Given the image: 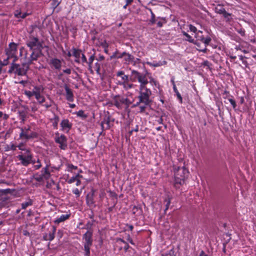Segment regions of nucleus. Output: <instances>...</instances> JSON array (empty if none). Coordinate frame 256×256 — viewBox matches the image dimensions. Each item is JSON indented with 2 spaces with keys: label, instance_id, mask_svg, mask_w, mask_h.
Wrapping results in <instances>:
<instances>
[{
  "label": "nucleus",
  "instance_id": "obj_1",
  "mask_svg": "<svg viewBox=\"0 0 256 256\" xmlns=\"http://www.w3.org/2000/svg\"><path fill=\"white\" fill-rule=\"evenodd\" d=\"M174 186L176 189L180 188L184 183L185 180L188 175V171L184 167H178L174 170Z\"/></svg>",
  "mask_w": 256,
  "mask_h": 256
},
{
  "label": "nucleus",
  "instance_id": "obj_2",
  "mask_svg": "<svg viewBox=\"0 0 256 256\" xmlns=\"http://www.w3.org/2000/svg\"><path fill=\"white\" fill-rule=\"evenodd\" d=\"M30 66L26 62H23L21 64H16L12 61L8 70V74H14L18 76H24L27 74Z\"/></svg>",
  "mask_w": 256,
  "mask_h": 256
},
{
  "label": "nucleus",
  "instance_id": "obj_3",
  "mask_svg": "<svg viewBox=\"0 0 256 256\" xmlns=\"http://www.w3.org/2000/svg\"><path fill=\"white\" fill-rule=\"evenodd\" d=\"M131 74L130 80L132 82L138 81L140 83L139 88H147L146 84L148 83L147 76L150 74L146 72L145 74H144L134 70H132Z\"/></svg>",
  "mask_w": 256,
  "mask_h": 256
},
{
  "label": "nucleus",
  "instance_id": "obj_4",
  "mask_svg": "<svg viewBox=\"0 0 256 256\" xmlns=\"http://www.w3.org/2000/svg\"><path fill=\"white\" fill-rule=\"evenodd\" d=\"M139 95L138 96V102L134 105L138 106L140 104L145 105H150L152 102L150 99V96L152 94V91L148 88H139Z\"/></svg>",
  "mask_w": 256,
  "mask_h": 256
},
{
  "label": "nucleus",
  "instance_id": "obj_5",
  "mask_svg": "<svg viewBox=\"0 0 256 256\" xmlns=\"http://www.w3.org/2000/svg\"><path fill=\"white\" fill-rule=\"evenodd\" d=\"M20 132L19 136L20 138L28 140L36 138L38 136V132L31 131V126L29 125L20 128Z\"/></svg>",
  "mask_w": 256,
  "mask_h": 256
},
{
  "label": "nucleus",
  "instance_id": "obj_6",
  "mask_svg": "<svg viewBox=\"0 0 256 256\" xmlns=\"http://www.w3.org/2000/svg\"><path fill=\"white\" fill-rule=\"evenodd\" d=\"M195 38H196V41L202 42L204 44V48L203 49H198V50L204 53H206L208 51L206 47L212 41L211 38L208 35L204 36L202 32L200 30H198V32L196 33Z\"/></svg>",
  "mask_w": 256,
  "mask_h": 256
},
{
  "label": "nucleus",
  "instance_id": "obj_7",
  "mask_svg": "<svg viewBox=\"0 0 256 256\" xmlns=\"http://www.w3.org/2000/svg\"><path fill=\"white\" fill-rule=\"evenodd\" d=\"M16 158L20 161V164L28 166L32 162V154L30 150H26V152H20Z\"/></svg>",
  "mask_w": 256,
  "mask_h": 256
},
{
  "label": "nucleus",
  "instance_id": "obj_8",
  "mask_svg": "<svg viewBox=\"0 0 256 256\" xmlns=\"http://www.w3.org/2000/svg\"><path fill=\"white\" fill-rule=\"evenodd\" d=\"M114 105L118 109L122 108V105L124 104L128 108L132 104L131 101L126 98L120 94L116 95L113 98Z\"/></svg>",
  "mask_w": 256,
  "mask_h": 256
},
{
  "label": "nucleus",
  "instance_id": "obj_9",
  "mask_svg": "<svg viewBox=\"0 0 256 256\" xmlns=\"http://www.w3.org/2000/svg\"><path fill=\"white\" fill-rule=\"evenodd\" d=\"M18 52V44L14 42H10L8 44V47L6 48L5 52L8 58H13L14 62H16L18 60L16 56Z\"/></svg>",
  "mask_w": 256,
  "mask_h": 256
},
{
  "label": "nucleus",
  "instance_id": "obj_10",
  "mask_svg": "<svg viewBox=\"0 0 256 256\" xmlns=\"http://www.w3.org/2000/svg\"><path fill=\"white\" fill-rule=\"evenodd\" d=\"M26 45L30 50H34L35 48H42V44L37 36H34L32 34H30L26 42Z\"/></svg>",
  "mask_w": 256,
  "mask_h": 256
},
{
  "label": "nucleus",
  "instance_id": "obj_11",
  "mask_svg": "<svg viewBox=\"0 0 256 256\" xmlns=\"http://www.w3.org/2000/svg\"><path fill=\"white\" fill-rule=\"evenodd\" d=\"M54 141L59 144V148L62 150H66L68 148L67 138L64 134H60L58 132L55 133Z\"/></svg>",
  "mask_w": 256,
  "mask_h": 256
},
{
  "label": "nucleus",
  "instance_id": "obj_12",
  "mask_svg": "<svg viewBox=\"0 0 256 256\" xmlns=\"http://www.w3.org/2000/svg\"><path fill=\"white\" fill-rule=\"evenodd\" d=\"M30 50L32 52L28 57V62H26L30 66L33 63L34 61L37 60L42 56V48H35Z\"/></svg>",
  "mask_w": 256,
  "mask_h": 256
},
{
  "label": "nucleus",
  "instance_id": "obj_13",
  "mask_svg": "<svg viewBox=\"0 0 256 256\" xmlns=\"http://www.w3.org/2000/svg\"><path fill=\"white\" fill-rule=\"evenodd\" d=\"M48 64L53 69L60 70L62 66V60L56 58H52L48 60Z\"/></svg>",
  "mask_w": 256,
  "mask_h": 256
},
{
  "label": "nucleus",
  "instance_id": "obj_14",
  "mask_svg": "<svg viewBox=\"0 0 256 256\" xmlns=\"http://www.w3.org/2000/svg\"><path fill=\"white\" fill-rule=\"evenodd\" d=\"M22 108L18 111V118L20 120V122L24 124L27 118L29 109L28 106H22Z\"/></svg>",
  "mask_w": 256,
  "mask_h": 256
},
{
  "label": "nucleus",
  "instance_id": "obj_15",
  "mask_svg": "<svg viewBox=\"0 0 256 256\" xmlns=\"http://www.w3.org/2000/svg\"><path fill=\"white\" fill-rule=\"evenodd\" d=\"M114 119L110 116H108L105 118L104 120L101 123V126L102 130H108L110 128L114 125Z\"/></svg>",
  "mask_w": 256,
  "mask_h": 256
},
{
  "label": "nucleus",
  "instance_id": "obj_16",
  "mask_svg": "<svg viewBox=\"0 0 256 256\" xmlns=\"http://www.w3.org/2000/svg\"><path fill=\"white\" fill-rule=\"evenodd\" d=\"M92 231L88 230L83 235V240H84V246H91L92 244Z\"/></svg>",
  "mask_w": 256,
  "mask_h": 256
},
{
  "label": "nucleus",
  "instance_id": "obj_17",
  "mask_svg": "<svg viewBox=\"0 0 256 256\" xmlns=\"http://www.w3.org/2000/svg\"><path fill=\"white\" fill-rule=\"evenodd\" d=\"M15 191L14 189L6 188L0 190V200L6 201L10 199L7 196L8 194H12Z\"/></svg>",
  "mask_w": 256,
  "mask_h": 256
},
{
  "label": "nucleus",
  "instance_id": "obj_18",
  "mask_svg": "<svg viewBox=\"0 0 256 256\" xmlns=\"http://www.w3.org/2000/svg\"><path fill=\"white\" fill-rule=\"evenodd\" d=\"M214 11L218 14H222L224 18H227L228 21L230 20L229 17L231 16V14L227 12L223 6L218 5L215 7Z\"/></svg>",
  "mask_w": 256,
  "mask_h": 256
},
{
  "label": "nucleus",
  "instance_id": "obj_19",
  "mask_svg": "<svg viewBox=\"0 0 256 256\" xmlns=\"http://www.w3.org/2000/svg\"><path fill=\"white\" fill-rule=\"evenodd\" d=\"M64 88L66 90V98L70 102H72L74 101V95L72 90H71L68 84L64 85Z\"/></svg>",
  "mask_w": 256,
  "mask_h": 256
},
{
  "label": "nucleus",
  "instance_id": "obj_20",
  "mask_svg": "<svg viewBox=\"0 0 256 256\" xmlns=\"http://www.w3.org/2000/svg\"><path fill=\"white\" fill-rule=\"evenodd\" d=\"M60 124L62 130H66L68 132L72 128V124L69 122L68 119L62 120Z\"/></svg>",
  "mask_w": 256,
  "mask_h": 256
},
{
  "label": "nucleus",
  "instance_id": "obj_21",
  "mask_svg": "<svg viewBox=\"0 0 256 256\" xmlns=\"http://www.w3.org/2000/svg\"><path fill=\"white\" fill-rule=\"evenodd\" d=\"M73 50V56L76 58L75 59V62L76 63H80V56L82 55V50L80 49H78L74 48H72Z\"/></svg>",
  "mask_w": 256,
  "mask_h": 256
},
{
  "label": "nucleus",
  "instance_id": "obj_22",
  "mask_svg": "<svg viewBox=\"0 0 256 256\" xmlns=\"http://www.w3.org/2000/svg\"><path fill=\"white\" fill-rule=\"evenodd\" d=\"M124 240L121 238H116V239L114 248L115 250L118 249V251H120L122 250L124 244Z\"/></svg>",
  "mask_w": 256,
  "mask_h": 256
},
{
  "label": "nucleus",
  "instance_id": "obj_23",
  "mask_svg": "<svg viewBox=\"0 0 256 256\" xmlns=\"http://www.w3.org/2000/svg\"><path fill=\"white\" fill-rule=\"evenodd\" d=\"M41 174L45 180H48L50 177V173L49 171V166L46 165L45 168L41 170Z\"/></svg>",
  "mask_w": 256,
  "mask_h": 256
},
{
  "label": "nucleus",
  "instance_id": "obj_24",
  "mask_svg": "<svg viewBox=\"0 0 256 256\" xmlns=\"http://www.w3.org/2000/svg\"><path fill=\"white\" fill-rule=\"evenodd\" d=\"M146 64L150 66L153 67H159L163 65H166L167 62L165 60L164 61H154L152 62H146Z\"/></svg>",
  "mask_w": 256,
  "mask_h": 256
},
{
  "label": "nucleus",
  "instance_id": "obj_25",
  "mask_svg": "<svg viewBox=\"0 0 256 256\" xmlns=\"http://www.w3.org/2000/svg\"><path fill=\"white\" fill-rule=\"evenodd\" d=\"M70 216V214H62L60 216L58 217L54 220V222L55 224H58L62 222H63L66 220H68Z\"/></svg>",
  "mask_w": 256,
  "mask_h": 256
},
{
  "label": "nucleus",
  "instance_id": "obj_26",
  "mask_svg": "<svg viewBox=\"0 0 256 256\" xmlns=\"http://www.w3.org/2000/svg\"><path fill=\"white\" fill-rule=\"evenodd\" d=\"M51 2L50 7L52 9L53 11L60 5V1L58 0H44V3L48 4Z\"/></svg>",
  "mask_w": 256,
  "mask_h": 256
},
{
  "label": "nucleus",
  "instance_id": "obj_27",
  "mask_svg": "<svg viewBox=\"0 0 256 256\" xmlns=\"http://www.w3.org/2000/svg\"><path fill=\"white\" fill-rule=\"evenodd\" d=\"M123 53L125 54L123 55V58L126 64H128L134 61V58L133 56L126 52H124Z\"/></svg>",
  "mask_w": 256,
  "mask_h": 256
},
{
  "label": "nucleus",
  "instance_id": "obj_28",
  "mask_svg": "<svg viewBox=\"0 0 256 256\" xmlns=\"http://www.w3.org/2000/svg\"><path fill=\"white\" fill-rule=\"evenodd\" d=\"M20 54L21 56H23L24 60V62H28V52L24 47H22L20 50Z\"/></svg>",
  "mask_w": 256,
  "mask_h": 256
},
{
  "label": "nucleus",
  "instance_id": "obj_29",
  "mask_svg": "<svg viewBox=\"0 0 256 256\" xmlns=\"http://www.w3.org/2000/svg\"><path fill=\"white\" fill-rule=\"evenodd\" d=\"M86 202L89 206H92L94 204V193L91 194H88L86 197Z\"/></svg>",
  "mask_w": 256,
  "mask_h": 256
},
{
  "label": "nucleus",
  "instance_id": "obj_30",
  "mask_svg": "<svg viewBox=\"0 0 256 256\" xmlns=\"http://www.w3.org/2000/svg\"><path fill=\"white\" fill-rule=\"evenodd\" d=\"M33 200L28 198L26 202H24L21 204L22 208L24 210L26 209L28 206H32L33 204Z\"/></svg>",
  "mask_w": 256,
  "mask_h": 256
},
{
  "label": "nucleus",
  "instance_id": "obj_31",
  "mask_svg": "<svg viewBox=\"0 0 256 256\" xmlns=\"http://www.w3.org/2000/svg\"><path fill=\"white\" fill-rule=\"evenodd\" d=\"M120 85L122 86L124 89L126 90H128L133 88L134 84H130L129 82H119Z\"/></svg>",
  "mask_w": 256,
  "mask_h": 256
},
{
  "label": "nucleus",
  "instance_id": "obj_32",
  "mask_svg": "<svg viewBox=\"0 0 256 256\" xmlns=\"http://www.w3.org/2000/svg\"><path fill=\"white\" fill-rule=\"evenodd\" d=\"M125 54L124 53H120L118 50H116L113 53L112 56H110L111 59H119L123 58V55Z\"/></svg>",
  "mask_w": 256,
  "mask_h": 256
},
{
  "label": "nucleus",
  "instance_id": "obj_33",
  "mask_svg": "<svg viewBox=\"0 0 256 256\" xmlns=\"http://www.w3.org/2000/svg\"><path fill=\"white\" fill-rule=\"evenodd\" d=\"M28 15V14L27 12L22 13L21 12H18V11L14 13V16L16 18H24Z\"/></svg>",
  "mask_w": 256,
  "mask_h": 256
},
{
  "label": "nucleus",
  "instance_id": "obj_34",
  "mask_svg": "<svg viewBox=\"0 0 256 256\" xmlns=\"http://www.w3.org/2000/svg\"><path fill=\"white\" fill-rule=\"evenodd\" d=\"M74 114H76L78 117L81 118L82 120H85L88 118V114H84L83 110H80L78 112H74Z\"/></svg>",
  "mask_w": 256,
  "mask_h": 256
},
{
  "label": "nucleus",
  "instance_id": "obj_35",
  "mask_svg": "<svg viewBox=\"0 0 256 256\" xmlns=\"http://www.w3.org/2000/svg\"><path fill=\"white\" fill-rule=\"evenodd\" d=\"M35 98L40 104L44 102L46 100L44 97L38 92H36Z\"/></svg>",
  "mask_w": 256,
  "mask_h": 256
},
{
  "label": "nucleus",
  "instance_id": "obj_36",
  "mask_svg": "<svg viewBox=\"0 0 256 256\" xmlns=\"http://www.w3.org/2000/svg\"><path fill=\"white\" fill-rule=\"evenodd\" d=\"M56 230V228L53 227L52 232H50L48 234H47L48 237L47 238L48 240L49 241H52L54 239Z\"/></svg>",
  "mask_w": 256,
  "mask_h": 256
},
{
  "label": "nucleus",
  "instance_id": "obj_37",
  "mask_svg": "<svg viewBox=\"0 0 256 256\" xmlns=\"http://www.w3.org/2000/svg\"><path fill=\"white\" fill-rule=\"evenodd\" d=\"M94 60V54H92L90 56V58L88 59V62H87V64H88V69L92 74H93V71L92 70V64Z\"/></svg>",
  "mask_w": 256,
  "mask_h": 256
},
{
  "label": "nucleus",
  "instance_id": "obj_38",
  "mask_svg": "<svg viewBox=\"0 0 256 256\" xmlns=\"http://www.w3.org/2000/svg\"><path fill=\"white\" fill-rule=\"evenodd\" d=\"M158 18L160 20L157 22V26L159 28L162 27L164 24L167 22V20L166 18L158 17Z\"/></svg>",
  "mask_w": 256,
  "mask_h": 256
},
{
  "label": "nucleus",
  "instance_id": "obj_39",
  "mask_svg": "<svg viewBox=\"0 0 256 256\" xmlns=\"http://www.w3.org/2000/svg\"><path fill=\"white\" fill-rule=\"evenodd\" d=\"M148 78L150 79V81L148 82H150L152 85H154L156 86L159 88L160 84L157 80H156L152 76H148Z\"/></svg>",
  "mask_w": 256,
  "mask_h": 256
},
{
  "label": "nucleus",
  "instance_id": "obj_40",
  "mask_svg": "<svg viewBox=\"0 0 256 256\" xmlns=\"http://www.w3.org/2000/svg\"><path fill=\"white\" fill-rule=\"evenodd\" d=\"M171 200H172V198L168 196L164 200V202L166 203V208L164 209L165 212H166L168 210V209L169 208L170 205L171 203Z\"/></svg>",
  "mask_w": 256,
  "mask_h": 256
},
{
  "label": "nucleus",
  "instance_id": "obj_41",
  "mask_svg": "<svg viewBox=\"0 0 256 256\" xmlns=\"http://www.w3.org/2000/svg\"><path fill=\"white\" fill-rule=\"evenodd\" d=\"M173 90H174V92L176 93L177 98L180 101V104H182V98L180 93L178 91V90L176 88V86H174V88H173Z\"/></svg>",
  "mask_w": 256,
  "mask_h": 256
},
{
  "label": "nucleus",
  "instance_id": "obj_42",
  "mask_svg": "<svg viewBox=\"0 0 256 256\" xmlns=\"http://www.w3.org/2000/svg\"><path fill=\"white\" fill-rule=\"evenodd\" d=\"M34 180L38 182H41L44 179L41 174L38 173L34 174Z\"/></svg>",
  "mask_w": 256,
  "mask_h": 256
},
{
  "label": "nucleus",
  "instance_id": "obj_43",
  "mask_svg": "<svg viewBox=\"0 0 256 256\" xmlns=\"http://www.w3.org/2000/svg\"><path fill=\"white\" fill-rule=\"evenodd\" d=\"M36 92L34 91L25 90L24 94L28 98H30L32 96H36Z\"/></svg>",
  "mask_w": 256,
  "mask_h": 256
},
{
  "label": "nucleus",
  "instance_id": "obj_44",
  "mask_svg": "<svg viewBox=\"0 0 256 256\" xmlns=\"http://www.w3.org/2000/svg\"><path fill=\"white\" fill-rule=\"evenodd\" d=\"M82 175H80L79 174H78L74 176H72L70 178L68 181V184H72L76 180L77 178H82Z\"/></svg>",
  "mask_w": 256,
  "mask_h": 256
},
{
  "label": "nucleus",
  "instance_id": "obj_45",
  "mask_svg": "<svg viewBox=\"0 0 256 256\" xmlns=\"http://www.w3.org/2000/svg\"><path fill=\"white\" fill-rule=\"evenodd\" d=\"M78 166L73 165L72 164H67V170L69 172H72L73 170H77Z\"/></svg>",
  "mask_w": 256,
  "mask_h": 256
},
{
  "label": "nucleus",
  "instance_id": "obj_46",
  "mask_svg": "<svg viewBox=\"0 0 256 256\" xmlns=\"http://www.w3.org/2000/svg\"><path fill=\"white\" fill-rule=\"evenodd\" d=\"M17 148L22 151H24V152H26V150H30L29 148H26L25 144L24 143H20L18 146H17Z\"/></svg>",
  "mask_w": 256,
  "mask_h": 256
},
{
  "label": "nucleus",
  "instance_id": "obj_47",
  "mask_svg": "<svg viewBox=\"0 0 256 256\" xmlns=\"http://www.w3.org/2000/svg\"><path fill=\"white\" fill-rule=\"evenodd\" d=\"M183 34L186 36V40L188 41L189 42H194V38H192V37L189 35L188 34H187L186 32H183Z\"/></svg>",
  "mask_w": 256,
  "mask_h": 256
},
{
  "label": "nucleus",
  "instance_id": "obj_48",
  "mask_svg": "<svg viewBox=\"0 0 256 256\" xmlns=\"http://www.w3.org/2000/svg\"><path fill=\"white\" fill-rule=\"evenodd\" d=\"M17 146L15 145L14 144H12L10 145L7 146V148L6 150H12L14 151L16 150Z\"/></svg>",
  "mask_w": 256,
  "mask_h": 256
},
{
  "label": "nucleus",
  "instance_id": "obj_49",
  "mask_svg": "<svg viewBox=\"0 0 256 256\" xmlns=\"http://www.w3.org/2000/svg\"><path fill=\"white\" fill-rule=\"evenodd\" d=\"M44 90L43 87L42 86H36L34 87V90H33L35 92H38L40 94V92Z\"/></svg>",
  "mask_w": 256,
  "mask_h": 256
},
{
  "label": "nucleus",
  "instance_id": "obj_50",
  "mask_svg": "<svg viewBox=\"0 0 256 256\" xmlns=\"http://www.w3.org/2000/svg\"><path fill=\"white\" fill-rule=\"evenodd\" d=\"M222 96H223V98H224V99H226L227 98H233V96L230 95V92H228V91H226V90H225L222 93Z\"/></svg>",
  "mask_w": 256,
  "mask_h": 256
},
{
  "label": "nucleus",
  "instance_id": "obj_51",
  "mask_svg": "<svg viewBox=\"0 0 256 256\" xmlns=\"http://www.w3.org/2000/svg\"><path fill=\"white\" fill-rule=\"evenodd\" d=\"M136 212L140 214L142 212V209L136 206H134L132 208V213L136 214Z\"/></svg>",
  "mask_w": 256,
  "mask_h": 256
},
{
  "label": "nucleus",
  "instance_id": "obj_52",
  "mask_svg": "<svg viewBox=\"0 0 256 256\" xmlns=\"http://www.w3.org/2000/svg\"><path fill=\"white\" fill-rule=\"evenodd\" d=\"M92 224H93V223L92 222L88 221L86 224L85 225L84 228L86 229V230H92L91 228H92Z\"/></svg>",
  "mask_w": 256,
  "mask_h": 256
},
{
  "label": "nucleus",
  "instance_id": "obj_53",
  "mask_svg": "<svg viewBox=\"0 0 256 256\" xmlns=\"http://www.w3.org/2000/svg\"><path fill=\"white\" fill-rule=\"evenodd\" d=\"M228 100L232 106L233 108L235 109L236 106V104L235 100L233 98H228Z\"/></svg>",
  "mask_w": 256,
  "mask_h": 256
},
{
  "label": "nucleus",
  "instance_id": "obj_54",
  "mask_svg": "<svg viewBox=\"0 0 256 256\" xmlns=\"http://www.w3.org/2000/svg\"><path fill=\"white\" fill-rule=\"evenodd\" d=\"M72 192L73 194L76 195V198L80 197L81 194V191H80L78 188L73 189Z\"/></svg>",
  "mask_w": 256,
  "mask_h": 256
},
{
  "label": "nucleus",
  "instance_id": "obj_55",
  "mask_svg": "<svg viewBox=\"0 0 256 256\" xmlns=\"http://www.w3.org/2000/svg\"><path fill=\"white\" fill-rule=\"evenodd\" d=\"M90 246H84V251H85L84 256H90Z\"/></svg>",
  "mask_w": 256,
  "mask_h": 256
},
{
  "label": "nucleus",
  "instance_id": "obj_56",
  "mask_svg": "<svg viewBox=\"0 0 256 256\" xmlns=\"http://www.w3.org/2000/svg\"><path fill=\"white\" fill-rule=\"evenodd\" d=\"M94 68L98 74H100V64L99 63L96 62L95 64Z\"/></svg>",
  "mask_w": 256,
  "mask_h": 256
},
{
  "label": "nucleus",
  "instance_id": "obj_57",
  "mask_svg": "<svg viewBox=\"0 0 256 256\" xmlns=\"http://www.w3.org/2000/svg\"><path fill=\"white\" fill-rule=\"evenodd\" d=\"M150 105H145L144 104L143 106H139V112L140 113L144 112L146 108V106H150Z\"/></svg>",
  "mask_w": 256,
  "mask_h": 256
},
{
  "label": "nucleus",
  "instance_id": "obj_58",
  "mask_svg": "<svg viewBox=\"0 0 256 256\" xmlns=\"http://www.w3.org/2000/svg\"><path fill=\"white\" fill-rule=\"evenodd\" d=\"M156 22V16L152 10H151V18L150 22L152 24H154Z\"/></svg>",
  "mask_w": 256,
  "mask_h": 256
},
{
  "label": "nucleus",
  "instance_id": "obj_59",
  "mask_svg": "<svg viewBox=\"0 0 256 256\" xmlns=\"http://www.w3.org/2000/svg\"><path fill=\"white\" fill-rule=\"evenodd\" d=\"M189 29L191 31V32H194V33H195V34H196V32H198V30H197V28L196 26H192V24H190L189 26Z\"/></svg>",
  "mask_w": 256,
  "mask_h": 256
},
{
  "label": "nucleus",
  "instance_id": "obj_60",
  "mask_svg": "<svg viewBox=\"0 0 256 256\" xmlns=\"http://www.w3.org/2000/svg\"><path fill=\"white\" fill-rule=\"evenodd\" d=\"M36 162L37 163V164L34 166V168L35 170H38L42 167V164H40V160L38 159Z\"/></svg>",
  "mask_w": 256,
  "mask_h": 256
},
{
  "label": "nucleus",
  "instance_id": "obj_61",
  "mask_svg": "<svg viewBox=\"0 0 256 256\" xmlns=\"http://www.w3.org/2000/svg\"><path fill=\"white\" fill-rule=\"evenodd\" d=\"M130 248L129 244H128V243L124 241V246H123V248H122V249H124V252H127L128 248Z\"/></svg>",
  "mask_w": 256,
  "mask_h": 256
},
{
  "label": "nucleus",
  "instance_id": "obj_62",
  "mask_svg": "<svg viewBox=\"0 0 256 256\" xmlns=\"http://www.w3.org/2000/svg\"><path fill=\"white\" fill-rule=\"evenodd\" d=\"M9 59L10 58H8V56H7L6 58L4 59L2 62H0L1 65L2 66H5L8 65L9 63V61H8Z\"/></svg>",
  "mask_w": 256,
  "mask_h": 256
},
{
  "label": "nucleus",
  "instance_id": "obj_63",
  "mask_svg": "<svg viewBox=\"0 0 256 256\" xmlns=\"http://www.w3.org/2000/svg\"><path fill=\"white\" fill-rule=\"evenodd\" d=\"M122 82H129V80H130L129 76H128V75L124 74L122 77Z\"/></svg>",
  "mask_w": 256,
  "mask_h": 256
},
{
  "label": "nucleus",
  "instance_id": "obj_64",
  "mask_svg": "<svg viewBox=\"0 0 256 256\" xmlns=\"http://www.w3.org/2000/svg\"><path fill=\"white\" fill-rule=\"evenodd\" d=\"M126 240L128 242L131 244L135 246V243L134 242L132 239L130 237V234L128 235Z\"/></svg>",
  "mask_w": 256,
  "mask_h": 256
}]
</instances>
